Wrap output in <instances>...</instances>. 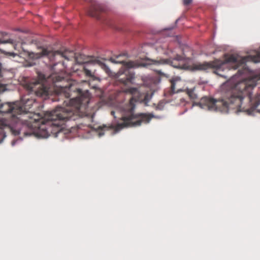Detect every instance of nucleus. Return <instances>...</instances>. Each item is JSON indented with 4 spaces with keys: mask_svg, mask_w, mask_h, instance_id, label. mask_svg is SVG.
I'll list each match as a JSON object with an SVG mask.
<instances>
[{
    "mask_svg": "<svg viewBox=\"0 0 260 260\" xmlns=\"http://www.w3.org/2000/svg\"><path fill=\"white\" fill-rule=\"evenodd\" d=\"M55 91L58 96L70 98L64 101L67 107H57L53 111L46 112L43 116L29 112L35 102L34 99L24 96L20 103H17V107L22 109L18 113L21 128L27 133L24 136L57 137L64 128L65 122L69 120H75L79 114L86 109L89 103L90 94L88 90L82 91L71 82L67 85L56 86Z\"/></svg>",
    "mask_w": 260,
    "mask_h": 260,
    "instance_id": "1",
    "label": "nucleus"
},
{
    "mask_svg": "<svg viewBox=\"0 0 260 260\" xmlns=\"http://www.w3.org/2000/svg\"><path fill=\"white\" fill-rule=\"evenodd\" d=\"M237 75L222 84V97L218 100L205 97L198 104L203 109L226 114L244 111L248 114L260 105V93L254 98L251 97L252 91L256 85L254 79L242 80L236 83Z\"/></svg>",
    "mask_w": 260,
    "mask_h": 260,
    "instance_id": "2",
    "label": "nucleus"
},
{
    "mask_svg": "<svg viewBox=\"0 0 260 260\" xmlns=\"http://www.w3.org/2000/svg\"><path fill=\"white\" fill-rule=\"evenodd\" d=\"M184 59L183 56L176 55L173 59H150L146 58L144 61L139 62L137 61H120L115 59L111 58L110 60L115 63H121L123 64L119 71L115 75L117 81L123 85L127 86L133 83L135 78V74L129 71L130 69L137 68L140 67H145L150 64H170L176 68H180L181 65L179 63H174L175 61H183Z\"/></svg>",
    "mask_w": 260,
    "mask_h": 260,
    "instance_id": "3",
    "label": "nucleus"
},
{
    "mask_svg": "<svg viewBox=\"0 0 260 260\" xmlns=\"http://www.w3.org/2000/svg\"><path fill=\"white\" fill-rule=\"evenodd\" d=\"M248 61H251L254 63L260 62V52L257 53L254 55H249L240 58L234 55H230L225 58L224 61L219 60H215L213 61L205 62L199 63L195 66V68L199 70H207L208 69H215V73L218 75L228 78L230 77L229 74L223 72L224 70L229 71L231 69L236 70L241 66L243 68L245 63Z\"/></svg>",
    "mask_w": 260,
    "mask_h": 260,
    "instance_id": "4",
    "label": "nucleus"
},
{
    "mask_svg": "<svg viewBox=\"0 0 260 260\" xmlns=\"http://www.w3.org/2000/svg\"><path fill=\"white\" fill-rule=\"evenodd\" d=\"M136 100L133 96L129 100L127 110L130 115L128 116L122 117V122L118 123L115 126V130L118 131L121 129L128 126H136L140 125L142 123H148L151 119L155 117L152 114L140 113L134 114L133 111L135 108V103Z\"/></svg>",
    "mask_w": 260,
    "mask_h": 260,
    "instance_id": "5",
    "label": "nucleus"
},
{
    "mask_svg": "<svg viewBox=\"0 0 260 260\" xmlns=\"http://www.w3.org/2000/svg\"><path fill=\"white\" fill-rule=\"evenodd\" d=\"M38 80L25 84V88L30 92H34L37 96H47L49 94V90L46 85V82L52 79L53 83L61 81L63 78L56 74H52L46 78L45 75L41 73L38 74Z\"/></svg>",
    "mask_w": 260,
    "mask_h": 260,
    "instance_id": "6",
    "label": "nucleus"
},
{
    "mask_svg": "<svg viewBox=\"0 0 260 260\" xmlns=\"http://www.w3.org/2000/svg\"><path fill=\"white\" fill-rule=\"evenodd\" d=\"M56 55H60L68 60H70L71 58L74 57V54L72 51H69L67 50L63 52L61 51H53L45 48H42L40 52L37 53L32 52L29 53V56L30 58L33 59H38L43 56H47L50 59H52Z\"/></svg>",
    "mask_w": 260,
    "mask_h": 260,
    "instance_id": "7",
    "label": "nucleus"
},
{
    "mask_svg": "<svg viewBox=\"0 0 260 260\" xmlns=\"http://www.w3.org/2000/svg\"><path fill=\"white\" fill-rule=\"evenodd\" d=\"M76 61L79 64H86V65L84 66L83 70L84 73L86 76L91 77H92V74L90 71V70L89 69V66L92 64V63H95L94 61V58L95 57H90L89 59H85L83 58L84 57V55H82L81 54L76 56Z\"/></svg>",
    "mask_w": 260,
    "mask_h": 260,
    "instance_id": "8",
    "label": "nucleus"
},
{
    "mask_svg": "<svg viewBox=\"0 0 260 260\" xmlns=\"http://www.w3.org/2000/svg\"><path fill=\"white\" fill-rule=\"evenodd\" d=\"M105 10V8L102 4H98L96 2H92L87 11V14L92 17H95L99 19V13L104 12Z\"/></svg>",
    "mask_w": 260,
    "mask_h": 260,
    "instance_id": "9",
    "label": "nucleus"
},
{
    "mask_svg": "<svg viewBox=\"0 0 260 260\" xmlns=\"http://www.w3.org/2000/svg\"><path fill=\"white\" fill-rule=\"evenodd\" d=\"M180 81V78L178 77H176L171 80V88L168 91H165V96L171 95L175 93L178 92L179 91V89L176 90L175 85L176 83Z\"/></svg>",
    "mask_w": 260,
    "mask_h": 260,
    "instance_id": "10",
    "label": "nucleus"
},
{
    "mask_svg": "<svg viewBox=\"0 0 260 260\" xmlns=\"http://www.w3.org/2000/svg\"><path fill=\"white\" fill-rule=\"evenodd\" d=\"M93 61L95 63L100 66L102 69H103L107 74H109L110 73V70L105 63L102 62L98 57H95Z\"/></svg>",
    "mask_w": 260,
    "mask_h": 260,
    "instance_id": "11",
    "label": "nucleus"
},
{
    "mask_svg": "<svg viewBox=\"0 0 260 260\" xmlns=\"http://www.w3.org/2000/svg\"><path fill=\"white\" fill-rule=\"evenodd\" d=\"M186 93L190 99L194 100L197 97V94L194 92V90L193 89H187L186 90Z\"/></svg>",
    "mask_w": 260,
    "mask_h": 260,
    "instance_id": "12",
    "label": "nucleus"
},
{
    "mask_svg": "<svg viewBox=\"0 0 260 260\" xmlns=\"http://www.w3.org/2000/svg\"><path fill=\"white\" fill-rule=\"evenodd\" d=\"M125 92H129V93H130L131 94H132L133 95H135V94H137L138 93V89L137 88L131 87V88H129L125 90Z\"/></svg>",
    "mask_w": 260,
    "mask_h": 260,
    "instance_id": "13",
    "label": "nucleus"
},
{
    "mask_svg": "<svg viewBox=\"0 0 260 260\" xmlns=\"http://www.w3.org/2000/svg\"><path fill=\"white\" fill-rule=\"evenodd\" d=\"M7 43H11V40H4L2 39H0V44H5Z\"/></svg>",
    "mask_w": 260,
    "mask_h": 260,
    "instance_id": "14",
    "label": "nucleus"
},
{
    "mask_svg": "<svg viewBox=\"0 0 260 260\" xmlns=\"http://www.w3.org/2000/svg\"><path fill=\"white\" fill-rule=\"evenodd\" d=\"M192 0H183V4L184 5H188L191 3Z\"/></svg>",
    "mask_w": 260,
    "mask_h": 260,
    "instance_id": "15",
    "label": "nucleus"
},
{
    "mask_svg": "<svg viewBox=\"0 0 260 260\" xmlns=\"http://www.w3.org/2000/svg\"><path fill=\"white\" fill-rule=\"evenodd\" d=\"M245 70H246V68L243 69L242 70H238L237 73L239 75H242V74L244 73V72H245Z\"/></svg>",
    "mask_w": 260,
    "mask_h": 260,
    "instance_id": "16",
    "label": "nucleus"
},
{
    "mask_svg": "<svg viewBox=\"0 0 260 260\" xmlns=\"http://www.w3.org/2000/svg\"><path fill=\"white\" fill-rule=\"evenodd\" d=\"M111 114L112 115H113L114 117H115V112H114V111H112L111 112Z\"/></svg>",
    "mask_w": 260,
    "mask_h": 260,
    "instance_id": "17",
    "label": "nucleus"
},
{
    "mask_svg": "<svg viewBox=\"0 0 260 260\" xmlns=\"http://www.w3.org/2000/svg\"><path fill=\"white\" fill-rule=\"evenodd\" d=\"M157 72H158V74H159V75H162L163 74L162 73L161 71H158Z\"/></svg>",
    "mask_w": 260,
    "mask_h": 260,
    "instance_id": "18",
    "label": "nucleus"
},
{
    "mask_svg": "<svg viewBox=\"0 0 260 260\" xmlns=\"http://www.w3.org/2000/svg\"><path fill=\"white\" fill-rule=\"evenodd\" d=\"M159 106H160V104H159L157 107V109H160V108H159Z\"/></svg>",
    "mask_w": 260,
    "mask_h": 260,
    "instance_id": "19",
    "label": "nucleus"
},
{
    "mask_svg": "<svg viewBox=\"0 0 260 260\" xmlns=\"http://www.w3.org/2000/svg\"><path fill=\"white\" fill-rule=\"evenodd\" d=\"M11 54L12 55H13V56H15V55H16L15 54H14V53H11Z\"/></svg>",
    "mask_w": 260,
    "mask_h": 260,
    "instance_id": "20",
    "label": "nucleus"
},
{
    "mask_svg": "<svg viewBox=\"0 0 260 260\" xmlns=\"http://www.w3.org/2000/svg\"><path fill=\"white\" fill-rule=\"evenodd\" d=\"M258 111L260 112V109H258Z\"/></svg>",
    "mask_w": 260,
    "mask_h": 260,
    "instance_id": "21",
    "label": "nucleus"
}]
</instances>
